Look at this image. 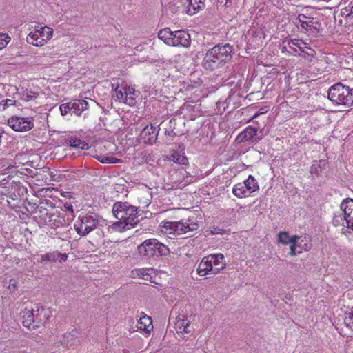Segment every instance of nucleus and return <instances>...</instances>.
<instances>
[{
    "label": "nucleus",
    "instance_id": "1",
    "mask_svg": "<svg viewBox=\"0 0 353 353\" xmlns=\"http://www.w3.org/2000/svg\"><path fill=\"white\" fill-rule=\"evenodd\" d=\"M233 48L229 43H219L208 50L202 61V67L208 71L221 68L225 63L231 61Z\"/></svg>",
    "mask_w": 353,
    "mask_h": 353
},
{
    "label": "nucleus",
    "instance_id": "2",
    "mask_svg": "<svg viewBox=\"0 0 353 353\" xmlns=\"http://www.w3.org/2000/svg\"><path fill=\"white\" fill-rule=\"evenodd\" d=\"M51 316L50 309L40 305H26L20 312L23 325L30 330L44 326Z\"/></svg>",
    "mask_w": 353,
    "mask_h": 353
},
{
    "label": "nucleus",
    "instance_id": "3",
    "mask_svg": "<svg viewBox=\"0 0 353 353\" xmlns=\"http://www.w3.org/2000/svg\"><path fill=\"white\" fill-rule=\"evenodd\" d=\"M199 221L197 217L190 216L186 221H163L159 224V228L162 233L174 239L179 235L186 234L188 232H194L199 228Z\"/></svg>",
    "mask_w": 353,
    "mask_h": 353
},
{
    "label": "nucleus",
    "instance_id": "4",
    "mask_svg": "<svg viewBox=\"0 0 353 353\" xmlns=\"http://www.w3.org/2000/svg\"><path fill=\"white\" fill-rule=\"evenodd\" d=\"M276 243L283 245H290L289 254L291 256L308 251L311 247L305 237L301 239V236L296 234L291 236L285 231H281L277 234Z\"/></svg>",
    "mask_w": 353,
    "mask_h": 353
},
{
    "label": "nucleus",
    "instance_id": "5",
    "mask_svg": "<svg viewBox=\"0 0 353 353\" xmlns=\"http://www.w3.org/2000/svg\"><path fill=\"white\" fill-rule=\"evenodd\" d=\"M226 263L223 254H209L204 256L196 268V273L204 277L209 274H217L225 268Z\"/></svg>",
    "mask_w": 353,
    "mask_h": 353
},
{
    "label": "nucleus",
    "instance_id": "6",
    "mask_svg": "<svg viewBox=\"0 0 353 353\" xmlns=\"http://www.w3.org/2000/svg\"><path fill=\"white\" fill-rule=\"evenodd\" d=\"M39 223L48 229L56 230L68 225L69 222L65 219L62 209L54 208L51 210H41L39 215Z\"/></svg>",
    "mask_w": 353,
    "mask_h": 353
},
{
    "label": "nucleus",
    "instance_id": "7",
    "mask_svg": "<svg viewBox=\"0 0 353 353\" xmlns=\"http://www.w3.org/2000/svg\"><path fill=\"white\" fill-rule=\"evenodd\" d=\"M327 99L334 105L351 107L353 105V88L340 82L336 83L328 89Z\"/></svg>",
    "mask_w": 353,
    "mask_h": 353
},
{
    "label": "nucleus",
    "instance_id": "8",
    "mask_svg": "<svg viewBox=\"0 0 353 353\" xmlns=\"http://www.w3.org/2000/svg\"><path fill=\"white\" fill-rule=\"evenodd\" d=\"M112 210L117 219L126 221L127 223H130V227H134L139 222L137 208L128 202H116Z\"/></svg>",
    "mask_w": 353,
    "mask_h": 353
},
{
    "label": "nucleus",
    "instance_id": "9",
    "mask_svg": "<svg viewBox=\"0 0 353 353\" xmlns=\"http://www.w3.org/2000/svg\"><path fill=\"white\" fill-rule=\"evenodd\" d=\"M138 253L141 256L151 258L167 255L168 248L156 239L145 240L137 247Z\"/></svg>",
    "mask_w": 353,
    "mask_h": 353
},
{
    "label": "nucleus",
    "instance_id": "10",
    "mask_svg": "<svg viewBox=\"0 0 353 353\" xmlns=\"http://www.w3.org/2000/svg\"><path fill=\"white\" fill-rule=\"evenodd\" d=\"M294 23L301 32L309 36L317 37L322 30V25L316 18L304 14H299Z\"/></svg>",
    "mask_w": 353,
    "mask_h": 353
},
{
    "label": "nucleus",
    "instance_id": "11",
    "mask_svg": "<svg viewBox=\"0 0 353 353\" xmlns=\"http://www.w3.org/2000/svg\"><path fill=\"white\" fill-rule=\"evenodd\" d=\"M99 224V216L94 213L80 215L74 225L77 233L84 236L93 231Z\"/></svg>",
    "mask_w": 353,
    "mask_h": 353
},
{
    "label": "nucleus",
    "instance_id": "12",
    "mask_svg": "<svg viewBox=\"0 0 353 353\" xmlns=\"http://www.w3.org/2000/svg\"><path fill=\"white\" fill-rule=\"evenodd\" d=\"M53 34L54 30L52 28L38 25L35 26L34 31L28 34L26 41L34 46H43L53 37Z\"/></svg>",
    "mask_w": 353,
    "mask_h": 353
},
{
    "label": "nucleus",
    "instance_id": "13",
    "mask_svg": "<svg viewBox=\"0 0 353 353\" xmlns=\"http://www.w3.org/2000/svg\"><path fill=\"white\" fill-rule=\"evenodd\" d=\"M259 186L255 178L249 175L243 182L235 184L232 188L233 194L238 198L250 196L252 193L259 190Z\"/></svg>",
    "mask_w": 353,
    "mask_h": 353
},
{
    "label": "nucleus",
    "instance_id": "14",
    "mask_svg": "<svg viewBox=\"0 0 353 353\" xmlns=\"http://www.w3.org/2000/svg\"><path fill=\"white\" fill-rule=\"evenodd\" d=\"M101 106L99 104L92 99H74L72 101L66 103H63L59 106V110H86L91 108L92 110H97Z\"/></svg>",
    "mask_w": 353,
    "mask_h": 353
},
{
    "label": "nucleus",
    "instance_id": "15",
    "mask_svg": "<svg viewBox=\"0 0 353 353\" xmlns=\"http://www.w3.org/2000/svg\"><path fill=\"white\" fill-rule=\"evenodd\" d=\"M174 329L181 338L185 339V334L191 333L193 330L190 324V317L184 314H179L175 319Z\"/></svg>",
    "mask_w": 353,
    "mask_h": 353
},
{
    "label": "nucleus",
    "instance_id": "16",
    "mask_svg": "<svg viewBox=\"0 0 353 353\" xmlns=\"http://www.w3.org/2000/svg\"><path fill=\"white\" fill-rule=\"evenodd\" d=\"M8 124L17 132H26L33 128L32 121L27 117H12L8 120Z\"/></svg>",
    "mask_w": 353,
    "mask_h": 353
},
{
    "label": "nucleus",
    "instance_id": "17",
    "mask_svg": "<svg viewBox=\"0 0 353 353\" xmlns=\"http://www.w3.org/2000/svg\"><path fill=\"white\" fill-rule=\"evenodd\" d=\"M172 37L171 38L170 45L172 46H181L188 48L191 44V39L190 34L185 30L173 31Z\"/></svg>",
    "mask_w": 353,
    "mask_h": 353
},
{
    "label": "nucleus",
    "instance_id": "18",
    "mask_svg": "<svg viewBox=\"0 0 353 353\" xmlns=\"http://www.w3.org/2000/svg\"><path fill=\"white\" fill-rule=\"evenodd\" d=\"M131 275L133 278H139L150 281V283H157L155 281V278L157 276V272L152 268L134 269L131 272Z\"/></svg>",
    "mask_w": 353,
    "mask_h": 353
},
{
    "label": "nucleus",
    "instance_id": "19",
    "mask_svg": "<svg viewBox=\"0 0 353 353\" xmlns=\"http://www.w3.org/2000/svg\"><path fill=\"white\" fill-rule=\"evenodd\" d=\"M258 129L252 126H248L236 137V141L239 143H244L246 141H251L252 143L258 141L257 135Z\"/></svg>",
    "mask_w": 353,
    "mask_h": 353
},
{
    "label": "nucleus",
    "instance_id": "20",
    "mask_svg": "<svg viewBox=\"0 0 353 353\" xmlns=\"http://www.w3.org/2000/svg\"><path fill=\"white\" fill-rule=\"evenodd\" d=\"M157 139L156 129L152 125H146L139 134V141L145 144H153Z\"/></svg>",
    "mask_w": 353,
    "mask_h": 353
},
{
    "label": "nucleus",
    "instance_id": "21",
    "mask_svg": "<svg viewBox=\"0 0 353 353\" xmlns=\"http://www.w3.org/2000/svg\"><path fill=\"white\" fill-rule=\"evenodd\" d=\"M68 254L66 253H61L58 250L48 252L44 254H41L39 262L42 263L44 261L47 262H57L59 263L65 262L68 260Z\"/></svg>",
    "mask_w": 353,
    "mask_h": 353
},
{
    "label": "nucleus",
    "instance_id": "22",
    "mask_svg": "<svg viewBox=\"0 0 353 353\" xmlns=\"http://www.w3.org/2000/svg\"><path fill=\"white\" fill-rule=\"evenodd\" d=\"M137 328L141 332L150 334L153 330L152 321L150 316L144 312H141L137 322Z\"/></svg>",
    "mask_w": 353,
    "mask_h": 353
},
{
    "label": "nucleus",
    "instance_id": "23",
    "mask_svg": "<svg viewBox=\"0 0 353 353\" xmlns=\"http://www.w3.org/2000/svg\"><path fill=\"white\" fill-rule=\"evenodd\" d=\"M167 159L182 165H188L189 163L188 159L185 154L184 149L181 150H172L167 157Z\"/></svg>",
    "mask_w": 353,
    "mask_h": 353
},
{
    "label": "nucleus",
    "instance_id": "24",
    "mask_svg": "<svg viewBox=\"0 0 353 353\" xmlns=\"http://www.w3.org/2000/svg\"><path fill=\"white\" fill-rule=\"evenodd\" d=\"M340 207L346 223L353 221V199L350 198L344 199Z\"/></svg>",
    "mask_w": 353,
    "mask_h": 353
},
{
    "label": "nucleus",
    "instance_id": "25",
    "mask_svg": "<svg viewBox=\"0 0 353 353\" xmlns=\"http://www.w3.org/2000/svg\"><path fill=\"white\" fill-rule=\"evenodd\" d=\"M189 4L186 8V13L193 15L199 10H201L205 8L204 0H188Z\"/></svg>",
    "mask_w": 353,
    "mask_h": 353
},
{
    "label": "nucleus",
    "instance_id": "26",
    "mask_svg": "<svg viewBox=\"0 0 353 353\" xmlns=\"http://www.w3.org/2000/svg\"><path fill=\"white\" fill-rule=\"evenodd\" d=\"M137 96L135 90L132 88L128 87L125 90V100L124 103L128 104L130 107H134L137 103L136 100Z\"/></svg>",
    "mask_w": 353,
    "mask_h": 353
},
{
    "label": "nucleus",
    "instance_id": "27",
    "mask_svg": "<svg viewBox=\"0 0 353 353\" xmlns=\"http://www.w3.org/2000/svg\"><path fill=\"white\" fill-rule=\"evenodd\" d=\"M18 94L21 97V99L30 101L32 99H34L39 97V93L34 92L30 90L23 89L22 88L20 91L18 92Z\"/></svg>",
    "mask_w": 353,
    "mask_h": 353
},
{
    "label": "nucleus",
    "instance_id": "28",
    "mask_svg": "<svg viewBox=\"0 0 353 353\" xmlns=\"http://www.w3.org/2000/svg\"><path fill=\"white\" fill-rule=\"evenodd\" d=\"M288 44L289 45V48H291L294 53L296 52V50L293 48L292 46H294L298 48L301 52H305V48H307L306 43L297 39L288 40Z\"/></svg>",
    "mask_w": 353,
    "mask_h": 353
},
{
    "label": "nucleus",
    "instance_id": "29",
    "mask_svg": "<svg viewBox=\"0 0 353 353\" xmlns=\"http://www.w3.org/2000/svg\"><path fill=\"white\" fill-rule=\"evenodd\" d=\"M131 228L132 227L130 226V223H127L126 221H124L123 220H119V221L114 223L110 226L111 230L116 232H122Z\"/></svg>",
    "mask_w": 353,
    "mask_h": 353
},
{
    "label": "nucleus",
    "instance_id": "30",
    "mask_svg": "<svg viewBox=\"0 0 353 353\" xmlns=\"http://www.w3.org/2000/svg\"><path fill=\"white\" fill-rule=\"evenodd\" d=\"M173 31H171L170 28H166L161 30L158 33V37L159 39L163 40L165 43L170 45L171 38L172 37Z\"/></svg>",
    "mask_w": 353,
    "mask_h": 353
},
{
    "label": "nucleus",
    "instance_id": "31",
    "mask_svg": "<svg viewBox=\"0 0 353 353\" xmlns=\"http://www.w3.org/2000/svg\"><path fill=\"white\" fill-rule=\"evenodd\" d=\"M202 81L198 79L197 81L186 80L182 83L183 89L185 91H190L196 88L199 87L201 85Z\"/></svg>",
    "mask_w": 353,
    "mask_h": 353
},
{
    "label": "nucleus",
    "instance_id": "32",
    "mask_svg": "<svg viewBox=\"0 0 353 353\" xmlns=\"http://www.w3.org/2000/svg\"><path fill=\"white\" fill-rule=\"evenodd\" d=\"M70 145L72 148H79L81 150H88L89 149V145L84 141H81L78 138H72L70 140Z\"/></svg>",
    "mask_w": 353,
    "mask_h": 353
},
{
    "label": "nucleus",
    "instance_id": "33",
    "mask_svg": "<svg viewBox=\"0 0 353 353\" xmlns=\"http://www.w3.org/2000/svg\"><path fill=\"white\" fill-rule=\"evenodd\" d=\"M144 194L143 197H139V203L143 205L144 207H147L150 203V201L152 199V194L149 189H145L144 192H143Z\"/></svg>",
    "mask_w": 353,
    "mask_h": 353
},
{
    "label": "nucleus",
    "instance_id": "34",
    "mask_svg": "<svg viewBox=\"0 0 353 353\" xmlns=\"http://www.w3.org/2000/svg\"><path fill=\"white\" fill-rule=\"evenodd\" d=\"M97 159L102 163H117L121 160L114 157H99Z\"/></svg>",
    "mask_w": 353,
    "mask_h": 353
},
{
    "label": "nucleus",
    "instance_id": "35",
    "mask_svg": "<svg viewBox=\"0 0 353 353\" xmlns=\"http://www.w3.org/2000/svg\"><path fill=\"white\" fill-rule=\"evenodd\" d=\"M15 105V101H13L12 99H6L2 100L0 102V110H4L5 109Z\"/></svg>",
    "mask_w": 353,
    "mask_h": 353
},
{
    "label": "nucleus",
    "instance_id": "36",
    "mask_svg": "<svg viewBox=\"0 0 353 353\" xmlns=\"http://www.w3.org/2000/svg\"><path fill=\"white\" fill-rule=\"evenodd\" d=\"M10 41V37L8 34H0V49L6 47Z\"/></svg>",
    "mask_w": 353,
    "mask_h": 353
},
{
    "label": "nucleus",
    "instance_id": "37",
    "mask_svg": "<svg viewBox=\"0 0 353 353\" xmlns=\"http://www.w3.org/2000/svg\"><path fill=\"white\" fill-rule=\"evenodd\" d=\"M210 234L212 235L214 234H226V230L223 229H220L218 227H212L210 228Z\"/></svg>",
    "mask_w": 353,
    "mask_h": 353
},
{
    "label": "nucleus",
    "instance_id": "38",
    "mask_svg": "<svg viewBox=\"0 0 353 353\" xmlns=\"http://www.w3.org/2000/svg\"><path fill=\"white\" fill-rule=\"evenodd\" d=\"M345 323L352 329L353 326V312L346 314Z\"/></svg>",
    "mask_w": 353,
    "mask_h": 353
},
{
    "label": "nucleus",
    "instance_id": "39",
    "mask_svg": "<svg viewBox=\"0 0 353 353\" xmlns=\"http://www.w3.org/2000/svg\"><path fill=\"white\" fill-rule=\"evenodd\" d=\"M8 288L10 292H14L17 289V281L16 279H12L9 281Z\"/></svg>",
    "mask_w": 353,
    "mask_h": 353
},
{
    "label": "nucleus",
    "instance_id": "40",
    "mask_svg": "<svg viewBox=\"0 0 353 353\" xmlns=\"http://www.w3.org/2000/svg\"><path fill=\"white\" fill-rule=\"evenodd\" d=\"M116 97L118 100H125V92L123 93L121 90L117 91V88L115 89Z\"/></svg>",
    "mask_w": 353,
    "mask_h": 353
},
{
    "label": "nucleus",
    "instance_id": "41",
    "mask_svg": "<svg viewBox=\"0 0 353 353\" xmlns=\"http://www.w3.org/2000/svg\"><path fill=\"white\" fill-rule=\"evenodd\" d=\"M304 53H305L306 54H307L308 56H310L311 57H314L315 52L314 50H312V48L307 46V48H305Z\"/></svg>",
    "mask_w": 353,
    "mask_h": 353
},
{
    "label": "nucleus",
    "instance_id": "42",
    "mask_svg": "<svg viewBox=\"0 0 353 353\" xmlns=\"http://www.w3.org/2000/svg\"><path fill=\"white\" fill-rule=\"evenodd\" d=\"M64 207L68 211L70 212L72 214L74 212L73 207L71 204L65 203L64 205Z\"/></svg>",
    "mask_w": 353,
    "mask_h": 353
},
{
    "label": "nucleus",
    "instance_id": "43",
    "mask_svg": "<svg viewBox=\"0 0 353 353\" xmlns=\"http://www.w3.org/2000/svg\"><path fill=\"white\" fill-rule=\"evenodd\" d=\"M232 0H218V3L221 5L226 6L228 2H231Z\"/></svg>",
    "mask_w": 353,
    "mask_h": 353
},
{
    "label": "nucleus",
    "instance_id": "44",
    "mask_svg": "<svg viewBox=\"0 0 353 353\" xmlns=\"http://www.w3.org/2000/svg\"><path fill=\"white\" fill-rule=\"evenodd\" d=\"M224 103H225V102L222 103V102L219 101V102L216 103V105H217V108H218V109H221V105H224ZM226 108H227V107H225V106L223 105V110H225Z\"/></svg>",
    "mask_w": 353,
    "mask_h": 353
},
{
    "label": "nucleus",
    "instance_id": "45",
    "mask_svg": "<svg viewBox=\"0 0 353 353\" xmlns=\"http://www.w3.org/2000/svg\"><path fill=\"white\" fill-rule=\"evenodd\" d=\"M266 112H260L259 114H255L254 115H253L251 119H250L249 120H248L246 122H249L250 121H251L252 119L256 118L258 115H259L260 114H263V113H265Z\"/></svg>",
    "mask_w": 353,
    "mask_h": 353
},
{
    "label": "nucleus",
    "instance_id": "46",
    "mask_svg": "<svg viewBox=\"0 0 353 353\" xmlns=\"http://www.w3.org/2000/svg\"><path fill=\"white\" fill-rule=\"evenodd\" d=\"M347 226L353 230V221L347 223Z\"/></svg>",
    "mask_w": 353,
    "mask_h": 353
},
{
    "label": "nucleus",
    "instance_id": "47",
    "mask_svg": "<svg viewBox=\"0 0 353 353\" xmlns=\"http://www.w3.org/2000/svg\"><path fill=\"white\" fill-rule=\"evenodd\" d=\"M70 194L69 192H63V193H61V195L64 197H66L68 196V194Z\"/></svg>",
    "mask_w": 353,
    "mask_h": 353
},
{
    "label": "nucleus",
    "instance_id": "48",
    "mask_svg": "<svg viewBox=\"0 0 353 353\" xmlns=\"http://www.w3.org/2000/svg\"><path fill=\"white\" fill-rule=\"evenodd\" d=\"M349 15H352L353 17V6L351 7L350 12Z\"/></svg>",
    "mask_w": 353,
    "mask_h": 353
},
{
    "label": "nucleus",
    "instance_id": "49",
    "mask_svg": "<svg viewBox=\"0 0 353 353\" xmlns=\"http://www.w3.org/2000/svg\"><path fill=\"white\" fill-rule=\"evenodd\" d=\"M68 112H63V111H61V115H62V116H65V115H66V114H67V113H68Z\"/></svg>",
    "mask_w": 353,
    "mask_h": 353
},
{
    "label": "nucleus",
    "instance_id": "50",
    "mask_svg": "<svg viewBox=\"0 0 353 353\" xmlns=\"http://www.w3.org/2000/svg\"><path fill=\"white\" fill-rule=\"evenodd\" d=\"M284 50H286V47L285 46L283 47L282 51L284 52Z\"/></svg>",
    "mask_w": 353,
    "mask_h": 353
},
{
    "label": "nucleus",
    "instance_id": "51",
    "mask_svg": "<svg viewBox=\"0 0 353 353\" xmlns=\"http://www.w3.org/2000/svg\"><path fill=\"white\" fill-rule=\"evenodd\" d=\"M336 218H337V217H336V218L334 219V221H337V219H336Z\"/></svg>",
    "mask_w": 353,
    "mask_h": 353
}]
</instances>
